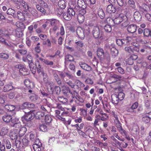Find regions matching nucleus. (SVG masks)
Wrapping results in <instances>:
<instances>
[{
    "label": "nucleus",
    "mask_w": 151,
    "mask_h": 151,
    "mask_svg": "<svg viewBox=\"0 0 151 151\" xmlns=\"http://www.w3.org/2000/svg\"><path fill=\"white\" fill-rule=\"evenodd\" d=\"M92 35L96 39L99 38L100 40L103 39L102 35L103 32L99 28L98 26H94L93 27L92 31Z\"/></svg>",
    "instance_id": "1"
},
{
    "label": "nucleus",
    "mask_w": 151,
    "mask_h": 151,
    "mask_svg": "<svg viewBox=\"0 0 151 151\" xmlns=\"http://www.w3.org/2000/svg\"><path fill=\"white\" fill-rule=\"evenodd\" d=\"M90 30L88 27L85 29L81 27L78 28L76 32L78 37L81 40H83L85 37V34H88L90 33Z\"/></svg>",
    "instance_id": "2"
},
{
    "label": "nucleus",
    "mask_w": 151,
    "mask_h": 151,
    "mask_svg": "<svg viewBox=\"0 0 151 151\" xmlns=\"http://www.w3.org/2000/svg\"><path fill=\"white\" fill-rule=\"evenodd\" d=\"M112 20L115 24H120L124 21L127 20V16L124 14L121 13Z\"/></svg>",
    "instance_id": "3"
},
{
    "label": "nucleus",
    "mask_w": 151,
    "mask_h": 151,
    "mask_svg": "<svg viewBox=\"0 0 151 151\" xmlns=\"http://www.w3.org/2000/svg\"><path fill=\"white\" fill-rule=\"evenodd\" d=\"M133 41H130L129 43H131L132 45V49L133 52H139V51L140 46L137 44V42H139V41L137 40V38L136 37H132Z\"/></svg>",
    "instance_id": "4"
},
{
    "label": "nucleus",
    "mask_w": 151,
    "mask_h": 151,
    "mask_svg": "<svg viewBox=\"0 0 151 151\" xmlns=\"http://www.w3.org/2000/svg\"><path fill=\"white\" fill-rule=\"evenodd\" d=\"M133 41L132 37H127L126 39H117L116 40L117 44L119 45H122L124 44L128 45L130 41Z\"/></svg>",
    "instance_id": "5"
},
{
    "label": "nucleus",
    "mask_w": 151,
    "mask_h": 151,
    "mask_svg": "<svg viewBox=\"0 0 151 151\" xmlns=\"http://www.w3.org/2000/svg\"><path fill=\"white\" fill-rule=\"evenodd\" d=\"M97 55L101 59L106 58L109 57V55L107 52H104L103 50L101 48H98L97 50Z\"/></svg>",
    "instance_id": "6"
},
{
    "label": "nucleus",
    "mask_w": 151,
    "mask_h": 151,
    "mask_svg": "<svg viewBox=\"0 0 151 151\" xmlns=\"http://www.w3.org/2000/svg\"><path fill=\"white\" fill-rule=\"evenodd\" d=\"M9 137L12 140H15L16 139L18 138L19 137L18 130L17 129H11L10 131Z\"/></svg>",
    "instance_id": "7"
},
{
    "label": "nucleus",
    "mask_w": 151,
    "mask_h": 151,
    "mask_svg": "<svg viewBox=\"0 0 151 151\" xmlns=\"http://www.w3.org/2000/svg\"><path fill=\"white\" fill-rule=\"evenodd\" d=\"M16 68L19 69V71L23 75H27L29 74L28 70L25 67L20 64H18L15 66Z\"/></svg>",
    "instance_id": "8"
},
{
    "label": "nucleus",
    "mask_w": 151,
    "mask_h": 151,
    "mask_svg": "<svg viewBox=\"0 0 151 151\" xmlns=\"http://www.w3.org/2000/svg\"><path fill=\"white\" fill-rule=\"evenodd\" d=\"M34 114L32 112L30 111L27 113H25L24 118L26 121H30L34 118Z\"/></svg>",
    "instance_id": "9"
},
{
    "label": "nucleus",
    "mask_w": 151,
    "mask_h": 151,
    "mask_svg": "<svg viewBox=\"0 0 151 151\" xmlns=\"http://www.w3.org/2000/svg\"><path fill=\"white\" fill-rule=\"evenodd\" d=\"M36 142L37 141L38 142L37 143H36L33 145V149L35 151H40L41 150V147L42 146V144L40 142L39 140L38 139H36Z\"/></svg>",
    "instance_id": "10"
},
{
    "label": "nucleus",
    "mask_w": 151,
    "mask_h": 151,
    "mask_svg": "<svg viewBox=\"0 0 151 151\" xmlns=\"http://www.w3.org/2000/svg\"><path fill=\"white\" fill-rule=\"evenodd\" d=\"M43 102L45 103V105L41 106L40 108L42 111H46L47 109L50 107V105L46 99H43Z\"/></svg>",
    "instance_id": "11"
},
{
    "label": "nucleus",
    "mask_w": 151,
    "mask_h": 151,
    "mask_svg": "<svg viewBox=\"0 0 151 151\" xmlns=\"http://www.w3.org/2000/svg\"><path fill=\"white\" fill-rule=\"evenodd\" d=\"M24 83L26 86L29 88H32L34 87L33 83L30 81L29 79H26L24 81Z\"/></svg>",
    "instance_id": "12"
},
{
    "label": "nucleus",
    "mask_w": 151,
    "mask_h": 151,
    "mask_svg": "<svg viewBox=\"0 0 151 151\" xmlns=\"http://www.w3.org/2000/svg\"><path fill=\"white\" fill-rule=\"evenodd\" d=\"M137 29V26L135 25L131 24L127 27L128 31L131 33H133L136 32Z\"/></svg>",
    "instance_id": "13"
},
{
    "label": "nucleus",
    "mask_w": 151,
    "mask_h": 151,
    "mask_svg": "<svg viewBox=\"0 0 151 151\" xmlns=\"http://www.w3.org/2000/svg\"><path fill=\"white\" fill-rule=\"evenodd\" d=\"M111 98L112 102L113 104H117L118 103L119 100L117 97V94L115 93L112 94L111 96Z\"/></svg>",
    "instance_id": "14"
},
{
    "label": "nucleus",
    "mask_w": 151,
    "mask_h": 151,
    "mask_svg": "<svg viewBox=\"0 0 151 151\" xmlns=\"http://www.w3.org/2000/svg\"><path fill=\"white\" fill-rule=\"evenodd\" d=\"M106 11L109 13H114L116 11L115 7L111 4L109 5L106 8Z\"/></svg>",
    "instance_id": "15"
},
{
    "label": "nucleus",
    "mask_w": 151,
    "mask_h": 151,
    "mask_svg": "<svg viewBox=\"0 0 151 151\" xmlns=\"http://www.w3.org/2000/svg\"><path fill=\"white\" fill-rule=\"evenodd\" d=\"M46 23H50L52 26H53L57 25L58 23V21L56 19H50L47 20Z\"/></svg>",
    "instance_id": "16"
},
{
    "label": "nucleus",
    "mask_w": 151,
    "mask_h": 151,
    "mask_svg": "<svg viewBox=\"0 0 151 151\" xmlns=\"http://www.w3.org/2000/svg\"><path fill=\"white\" fill-rule=\"evenodd\" d=\"M34 106V104H32L28 102H26L22 104L20 108L21 109H23L26 107H33Z\"/></svg>",
    "instance_id": "17"
},
{
    "label": "nucleus",
    "mask_w": 151,
    "mask_h": 151,
    "mask_svg": "<svg viewBox=\"0 0 151 151\" xmlns=\"http://www.w3.org/2000/svg\"><path fill=\"white\" fill-rule=\"evenodd\" d=\"M9 132V128L8 127H5L2 128L0 132V136H4L5 135Z\"/></svg>",
    "instance_id": "18"
},
{
    "label": "nucleus",
    "mask_w": 151,
    "mask_h": 151,
    "mask_svg": "<svg viewBox=\"0 0 151 151\" xmlns=\"http://www.w3.org/2000/svg\"><path fill=\"white\" fill-rule=\"evenodd\" d=\"M81 67L83 69L87 71H90L91 70V67L85 63H81L80 64Z\"/></svg>",
    "instance_id": "19"
},
{
    "label": "nucleus",
    "mask_w": 151,
    "mask_h": 151,
    "mask_svg": "<svg viewBox=\"0 0 151 151\" xmlns=\"http://www.w3.org/2000/svg\"><path fill=\"white\" fill-rule=\"evenodd\" d=\"M77 4L78 6L80 8H86V5L83 0H78Z\"/></svg>",
    "instance_id": "20"
},
{
    "label": "nucleus",
    "mask_w": 151,
    "mask_h": 151,
    "mask_svg": "<svg viewBox=\"0 0 151 151\" xmlns=\"http://www.w3.org/2000/svg\"><path fill=\"white\" fill-rule=\"evenodd\" d=\"M3 121L6 122H9L11 121L13 117L10 115H5L3 116Z\"/></svg>",
    "instance_id": "21"
},
{
    "label": "nucleus",
    "mask_w": 151,
    "mask_h": 151,
    "mask_svg": "<svg viewBox=\"0 0 151 151\" xmlns=\"http://www.w3.org/2000/svg\"><path fill=\"white\" fill-rule=\"evenodd\" d=\"M15 12V10L11 8L8 9L6 12L7 14L11 15L14 17H15L16 16Z\"/></svg>",
    "instance_id": "22"
},
{
    "label": "nucleus",
    "mask_w": 151,
    "mask_h": 151,
    "mask_svg": "<svg viewBox=\"0 0 151 151\" xmlns=\"http://www.w3.org/2000/svg\"><path fill=\"white\" fill-rule=\"evenodd\" d=\"M13 88L14 87L11 84H7L4 86L3 91L4 92H6L12 90Z\"/></svg>",
    "instance_id": "23"
},
{
    "label": "nucleus",
    "mask_w": 151,
    "mask_h": 151,
    "mask_svg": "<svg viewBox=\"0 0 151 151\" xmlns=\"http://www.w3.org/2000/svg\"><path fill=\"white\" fill-rule=\"evenodd\" d=\"M58 6L61 9H64L66 7L65 1L64 0H60L58 2Z\"/></svg>",
    "instance_id": "24"
},
{
    "label": "nucleus",
    "mask_w": 151,
    "mask_h": 151,
    "mask_svg": "<svg viewBox=\"0 0 151 151\" xmlns=\"http://www.w3.org/2000/svg\"><path fill=\"white\" fill-rule=\"evenodd\" d=\"M22 143L23 145V147H27L29 144V141L28 138H27L26 137H24L22 139Z\"/></svg>",
    "instance_id": "25"
},
{
    "label": "nucleus",
    "mask_w": 151,
    "mask_h": 151,
    "mask_svg": "<svg viewBox=\"0 0 151 151\" xmlns=\"http://www.w3.org/2000/svg\"><path fill=\"white\" fill-rule=\"evenodd\" d=\"M98 14L99 17L101 19H103L105 17V13L101 8H99L98 11Z\"/></svg>",
    "instance_id": "26"
},
{
    "label": "nucleus",
    "mask_w": 151,
    "mask_h": 151,
    "mask_svg": "<svg viewBox=\"0 0 151 151\" xmlns=\"http://www.w3.org/2000/svg\"><path fill=\"white\" fill-rule=\"evenodd\" d=\"M148 6L147 5L143 4L142 6L140 7L139 8L140 11L142 12L145 14L147 13L148 10Z\"/></svg>",
    "instance_id": "27"
},
{
    "label": "nucleus",
    "mask_w": 151,
    "mask_h": 151,
    "mask_svg": "<svg viewBox=\"0 0 151 151\" xmlns=\"http://www.w3.org/2000/svg\"><path fill=\"white\" fill-rule=\"evenodd\" d=\"M109 48L110 49L111 54L113 55L116 56L117 55L118 53V51L115 47H110Z\"/></svg>",
    "instance_id": "28"
},
{
    "label": "nucleus",
    "mask_w": 151,
    "mask_h": 151,
    "mask_svg": "<svg viewBox=\"0 0 151 151\" xmlns=\"http://www.w3.org/2000/svg\"><path fill=\"white\" fill-rule=\"evenodd\" d=\"M134 17L135 20L137 21H140L141 18L140 13L137 12H135L134 13Z\"/></svg>",
    "instance_id": "29"
},
{
    "label": "nucleus",
    "mask_w": 151,
    "mask_h": 151,
    "mask_svg": "<svg viewBox=\"0 0 151 151\" xmlns=\"http://www.w3.org/2000/svg\"><path fill=\"white\" fill-rule=\"evenodd\" d=\"M39 60L41 63H44L49 65H52L53 64V62H52L50 61L47 60H45L42 58H40Z\"/></svg>",
    "instance_id": "30"
},
{
    "label": "nucleus",
    "mask_w": 151,
    "mask_h": 151,
    "mask_svg": "<svg viewBox=\"0 0 151 151\" xmlns=\"http://www.w3.org/2000/svg\"><path fill=\"white\" fill-rule=\"evenodd\" d=\"M45 114L44 112L42 111H39L36 113L35 114V116L37 119H42L44 118Z\"/></svg>",
    "instance_id": "31"
},
{
    "label": "nucleus",
    "mask_w": 151,
    "mask_h": 151,
    "mask_svg": "<svg viewBox=\"0 0 151 151\" xmlns=\"http://www.w3.org/2000/svg\"><path fill=\"white\" fill-rule=\"evenodd\" d=\"M44 119V122H45L46 124H48L50 123L52 120V119L50 116L46 115L45 116Z\"/></svg>",
    "instance_id": "32"
},
{
    "label": "nucleus",
    "mask_w": 151,
    "mask_h": 151,
    "mask_svg": "<svg viewBox=\"0 0 151 151\" xmlns=\"http://www.w3.org/2000/svg\"><path fill=\"white\" fill-rule=\"evenodd\" d=\"M23 60L24 62L28 61L29 63L31 64L32 63V56L29 55H27L26 58L25 59L23 58Z\"/></svg>",
    "instance_id": "33"
},
{
    "label": "nucleus",
    "mask_w": 151,
    "mask_h": 151,
    "mask_svg": "<svg viewBox=\"0 0 151 151\" xmlns=\"http://www.w3.org/2000/svg\"><path fill=\"white\" fill-rule=\"evenodd\" d=\"M26 130V128L25 127H22L20 128L19 131L18 130V133H19L20 136H22L25 134Z\"/></svg>",
    "instance_id": "34"
},
{
    "label": "nucleus",
    "mask_w": 151,
    "mask_h": 151,
    "mask_svg": "<svg viewBox=\"0 0 151 151\" xmlns=\"http://www.w3.org/2000/svg\"><path fill=\"white\" fill-rule=\"evenodd\" d=\"M84 16L82 14H78L77 16V19L80 23H82L84 21Z\"/></svg>",
    "instance_id": "35"
},
{
    "label": "nucleus",
    "mask_w": 151,
    "mask_h": 151,
    "mask_svg": "<svg viewBox=\"0 0 151 151\" xmlns=\"http://www.w3.org/2000/svg\"><path fill=\"white\" fill-rule=\"evenodd\" d=\"M66 12L68 13V15H69L72 17L75 15V12L71 8H69L68 9Z\"/></svg>",
    "instance_id": "36"
},
{
    "label": "nucleus",
    "mask_w": 151,
    "mask_h": 151,
    "mask_svg": "<svg viewBox=\"0 0 151 151\" xmlns=\"http://www.w3.org/2000/svg\"><path fill=\"white\" fill-rule=\"evenodd\" d=\"M5 108L7 110L9 111H12L15 109V106L12 105H6L5 106Z\"/></svg>",
    "instance_id": "37"
},
{
    "label": "nucleus",
    "mask_w": 151,
    "mask_h": 151,
    "mask_svg": "<svg viewBox=\"0 0 151 151\" xmlns=\"http://www.w3.org/2000/svg\"><path fill=\"white\" fill-rule=\"evenodd\" d=\"M17 16L18 19L20 20L24 19L25 14L20 12L19 11L17 12Z\"/></svg>",
    "instance_id": "38"
},
{
    "label": "nucleus",
    "mask_w": 151,
    "mask_h": 151,
    "mask_svg": "<svg viewBox=\"0 0 151 151\" xmlns=\"http://www.w3.org/2000/svg\"><path fill=\"white\" fill-rule=\"evenodd\" d=\"M75 84L78 88L83 87L85 86L83 83L78 80H76L75 81Z\"/></svg>",
    "instance_id": "39"
},
{
    "label": "nucleus",
    "mask_w": 151,
    "mask_h": 151,
    "mask_svg": "<svg viewBox=\"0 0 151 151\" xmlns=\"http://www.w3.org/2000/svg\"><path fill=\"white\" fill-rule=\"evenodd\" d=\"M142 121L146 123H148L150 122V120L149 118L147 116V114L143 115V116L142 119Z\"/></svg>",
    "instance_id": "40"
},
{
    "label": "nucleus",
    "mask_w": 151,
    "mask_h": 151,
    "mask_svg": "<svg viewBox=\"0 0 151 151\" xmlns=\"http://www.w3.org/2000/svg\"><path fill=\"white\" fill-rule=\"evenodd\" d=\"M16 25L17 27L22 29H24L25 28V25L23 23L17 22L16 23Z\"/></svg>",
    "instance_id": "41"
},
{
    "label": "nucleus",
    "mask_w": 151,
    "mask_h": 151,
    "mask_svg": "<svg viewBox=\"0 0 151 151\" xmlns=\"http://www.w3.org/2000/svg\"><path fill=\"white\" fill-rule=\"evenodd\" d=\"M41 75L43 76V79L44 82L45 83H47L48 81L47 74L44 73V71H42Z\"/></svg>",
    "instance_id": "42"
},
{
    "label": "nucleus",
    "mask_w": 151,
    "mask_h": 151,
    "mask_svg": "<svg viewBox=\"0 0 151 151\" xmlns=\"http://www.w3.org/2000/svg\"><path fill=\"white\" fill-rule=\"evenodd\" d=\"M104 29L105 31L107 32H110L112 30L111 26L109 24H106L105 26L104 27Z\"/></svg>",
    "instance_id": "43"
},
{
    "label": "nucleus",
    "mask_w": 151,
    "mask_h": 151,
    "mask_svg": "<svg viewBox=\"0 0 151 151\" xmlns=\"http://www.w3.org/2000/svg\"><path fill=\"white\" fill-rule=\"evenodd\" d=\"M129 6L132 9H134L135 8V6L134 2L133 0H129L128 1Z\"/></svg>",
    "instance_id": "44"
},
{
    "label": "nucleus",
    "mask_w": 151,
    "mask_h": 151,
    "mask_svg": "<svg viewBox=\"0 0 151 151\" xmlns=\"http://www.w3.org/2000/svg\"><path fill=\"white\" fill-rule=\"evenodd\" d=\"M38 96L34 93L31 94L29 96V98L31 101H35L38 99Z\"/></svg>",
    "instance_id": "45"
},
{
    "label": "nucleus",
    "mask_w": 151,
    "mask_h": 151,
    "mask_svg": "<svg viewBox=\"0 0 151 151\" xmlns=\"http://www.w3.org/2000/svg\"><path fill=\"white\" fill-rule=\"evenodd\" d=\"M143 33L145 36L148 37L150 36L151 37V32L148 29H145Z\"/></svg>",
    "instance_id": "46"
},
{
    "label": "nucleus",
    "mask_w": 151,
    "mask_h": 151,
    "mask_svg": "<svg viewBox=\"0 0 151 151\" xmlns=\"http://www.w3.org/2000/svg\"><path fill=\"white\" fill-rule=\"evenodd\" d=\"M21 4L23 7L26 10H28L29 9V7L27 4L26 2L23 0L21 1Z\"/></svg>",
    "instance_id": "47"
},
{
    "label": "nucleus",
    "mask_w": 151,
    "mask_h": 151,
    "mask_svg": "<svg viewBox=\"0 0 151 151\" xmlns=\"http://www.w3.org/2000/svg\"><path fill=\"white\" fill-rule=\"evenodd\" d=\"M63 18L67 20H70L72 18V17L69 15H68L66 12L63 14Z\"/></svg>",
    "instance_id": "48"
},
{
    "label": "nucleus",
    "mask_w": 151,
    "mask_h": 151,
    "mask_svg": "<svg viewBox=\"0 0 151 151\" xmlns=\"http://www.w3.org/2000/svg\"><path fill=\"white\" fill-rule=\"evenodd\" d=\"M58 100L63 104H66L68 102V101L66 98H64L63 97L60 96L58 98Z\"/></svg>",
    "instance_id": "49"
},
{
    "label": "nucleus",
    "mask_w": 151,
    "mask_h": 151,
    "mask_svg": "<svg viewBox=\"0 0 151 151\" xmlns=\"http://www.w3.org/2000/svg\"><path fill=\"white\" fill-rule=\"evenodd\" d=\"M0 58L4 60H6L9 58V55L8 54L4 53H0Z\"/></svg>",
    "instance_id": "50"
},
{
    "label": "nucleus",
    "mask_w": 151,
    "mask_h": 151,
    "mask_svg": "<svg viewBox=\"0 0 151 151\" xmlns=\"http://www.w3.org/2000/svg\"><path fill=\"white\" fill-rule=\"evenodd\" d=\"M35 57L36 59V61H35V64L36 66H38L39 67L40 66V60H39V58H40L39 57V56L37 54H36L35 55Z\"/></svg>",
    "instance_id": "51"
},
{
    "label": "nucleus",
    "mask_w": 151,
    "mask_h": 151,
    "mask_svg": "<svg viewBox=\"0 0 151 151\" xmlns=\"http://www.w3.org/2000/svg\"><path fill=\"white\" fill-rule=\"evenodd\" d=\"M39 4L41 5L42 7H44L45 8H47L48 7V6L47 4L46 3L45 1L42 0H40L39 1Z\"/></svg>",
    "instance_id": "52"
},
{
    "label": "nucleus",
    "mask_w": 151,
    "mask_h": 151,
    "mask_svg": "<svg viewBox=\"0 0 151 151\" xmlns=\"http://www.w3.org/2000/svg\"><path fill=\"white\" fill-rule=\"evenodd\" d=\"M73 57L70 55H67L65 57V63L67 61H73Z\"/></svg>",
    "instance_id": "53"
},
{
    "label": "nucleus",
    "mask_w": 151,
    "mask_h": 151,
    "mask_svg": "<svg viewBox=\"0 0 151 151\" xmlns=\"http://www.w3.org/2000/svg\"><path fill=\"white\" fill-rule=\"evenodd\" d=\"M117 97L119 101L123 100L124 98V94L122 92H120L117 95Z\"/></svg>",
    "instance_id": "54"
},
{
    "label": "nucleus",
    "mask_w": 151,
    "mask_h": 151,
    "mask_svg": "<svg viewBox=\"0 0 151 151\" xmlns=\"http://www.w3.org/2000/svg\"><path fill=\"white\" fill-rule=\"evenodd\" d=\"M54 76L56 81L58 82L59 85H60L61 83V81L60 78H59L58 75L56 73H55L54 74Z\"/></svg>",
    "instance_id": "55"
},
{
    "label": "nucleus",
    "mask_w": 151,
    "mask_h": 151,
    "mask_svg": "<svg viewBox=\"0 0 151 151\" xmlns=\"http://www.w3.org/2000/svg\"><path fill=\"white\" fill-rule=\"evenodd\" d=\"M28 10L30 13L33 16L37 14V10L34 8H30Z\"/></svg>",
    "instance_id": "56"
},
{
    "label": "nucleus",
    "mask_w": 151,
    "mask_h": 151,
    "mask_svg": "<svg viewBox=\"0 0 151 151\" xmlns=\"http://www.w3.org/2000/svg\"><path fill=\"white\" fill-rule=\"evenodd\" d=\"M65 31L63 26H61L60 28V32H58L57 33L56 35L57 36H58L59 34L60 33L61 35H63L65 34Z\"/></svg>",
    "instance_id": "57"
},
{
    "label": "nucleus",
    "mask_w": 151,
    "mask_h": 151,
    "mask_svg": "<svg viewBox=\"0 0 151 151\" xmlns=\"http://www.w3.org/2000/svg\"><path fill=\"white\" fill-rule=\"evenodd\" d=\"M99 117L100 116L98 115L96 116V118L95 119L93 124V125L94 127H96L97 125H98V123L99 120Z\"/></svg>",
    "instance_id": "58"
},
{
    "label": "nucleus",
    "mask_w": 151,
    "mask_h": 151,
    "mask_svg": "<svg viewBox=\"0 0 151 151\" xmlns=\"http://www.w3.org/2000/svg\"><path fill=\"white\" fill-rule=\"evenodd\" d=\"M125 50L126 52L130 53H132L133 52L132 46H130L129 47H125Z\"/></svg>",
    "instance_id": "59"
},
{
    "label": "nucleus",
    "mask_w": 151,
    "mask_h": 151,
    "mask_svg": "<svg viewBox=\"0 0 151 151\" xmlns=\"http://www.w3.org/2000/svg\"><path fill=\"white\" fill-rule=\"evenodd\" d=\"M13 127L16 128L15 129H17L18 130V129L22 127L21 123L20 122L18 123H17V124H15L13 125Z\"/></svg>",
    "instance_id": "60"
},
{
    "label": "nucleus",
    "mask_w": 151,
    "mask_h": 151,
    "mask_svg": "<svg viewBox=\"0 0 151 151\" xmlns=\"http://www.w3.org/2000/svg\"><path fill=\"white\" fill-rule=\"evenodd\" d=\"M11 122L14 124H17V123H18L20 122L19 121V119L16 117H13L12 119Z\"/></svg>",
    "instance_id": "61"
},
{
    "label": "nucleus",
    "mask_w": 151,
    "mask_h": 151,
    "mask_svg": "<svg viewBox=\"0 0 151 151\" xmlns=\"http://www.w3.org/2000/svg\"><path fill=\"white\" fill-rule=\"evenodd\" d=\"M40 130L42 132H45L47 131V127L43 125H42L40 126Z\"/></svg>",
    "instance_id": "62"
},
{
    "label": "nucleus",
    "mask_w": 151,
    "mask_h": 151,
    "mask_svg": "<svg viewBox=\"0 0 151 151\" xmlns=\"http://www.w3.org/2000/svg\"><path fill=\"white\" fill-rule=\"evenodd\" d=\"M118 72L122 74H123L125 73V71L124 70L120 67H118L117 68Z\"/></svg>",
    "instance_id": "63"
},
{
    "label": "nucleus",
    "mask_w": 151,
    "mask_h": 151,
    "mask_svg": "<svg viewBox=\"0 0 151 151\" xmlns=\"http://www.w3.org/2000/svg\"><path fill=\"white\" fill-rule=\"evenodd\" d=\"M23 33L21 31H16L15 35L17 37H22Z\"/></svg>",
    "instance_id": "64"
}]
</instances>
